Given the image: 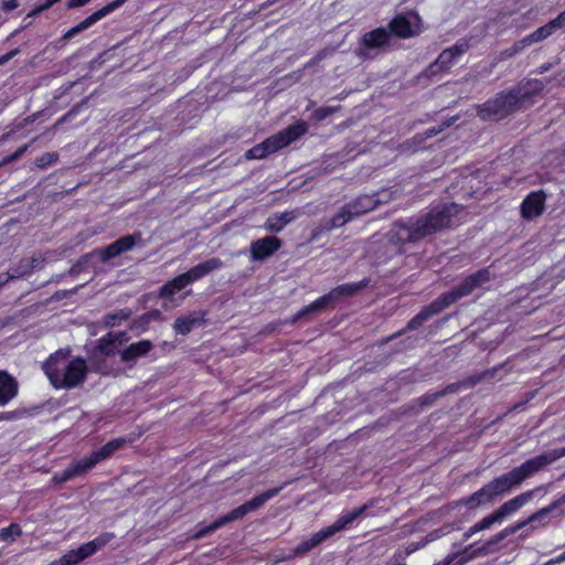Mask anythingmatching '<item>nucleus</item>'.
<instances>
[{
  "instance_id": "35",
  "label": "nucleus",
  "mask_w": 565,
  "mask_h": 565,
  "mask_svg": "<svg viewBox=\"0 0 565 565\" xmlns=\"http://www.w3.org/2000/svg\"><path fill=\"white\" fill-rule=\"evenodd\" d=\"M524 49H525V45H524L522 39L519 41H515L510 47L500 51L498 53V55L494 57V62L500 63V62L507 61V60L513 57L514 55H516L518 53L522 52Z\"/></svg>"
},
{
  "instance_id": "29",
  "label": "nucleus",
  "mask_w": 565,
  "mask_h": 565,
  "mask_svg": "<svg viewBox=\"0 0 565 565\" xmlns=\"http://www.w3.org/2000/svg\"><path fill=\"white\" fill-rule=\"evenodd\" d=\"M188 285L183 274L164 282L159 289V296L164 299H171L178 291L184 289Z\"/></svg>"
},
{
  "instance_id": "39",
  "label": "nucleus",
  "mask_w": 565,
  "mask_h": 565,
  "mask_svg": "<svg viewBox=\"0 0 565 565\" xmlns=\"http://www.w3.org/2000/svg\"><path fill=\"white\" fill-rule=\"evenodd\" d=\"M467 551H457L448 554L441 562L435 565H462L467 562L468 557L466 556Z\"/></svg>"
},
{
  "instance_id": "20",
  "label": "nucleus",
  "mask_w": 565,
  "mask_h": 565,
  "mask_svg": "<svg viewBox=\"0 0 565 565\" xmlns=\"http://www.w3.org/2000/svg\"><path fill=\"white\" fill-rule=\"evenodd\" d=\"M206 321V311H192L186 316L178 317L173 322V329L177 333L186 335L193 329L203 326Z\"/></svg>"
},
{
  "instance_id": "24",
  "label": "nucleus",
  "mask_w": 565,
  "mask_h": 565,
  "mask_svg": "<svg viewBox=\"0 0 565 565\" xmlns=\"http://www.w3.org/2000/svg\"><path fill=\"white\" fill-rule=\"evenodd\" d=\"M387 31L391 33V36L394 35L398 39H409L417 34L408 18L403 13L396 14L388 22Z\"/></svg>"
},
{
  "instance_id": "44",
  "label": "nucleus",
  "mask_w": 565,
  "mask_h": 565,
  "mask_svg": "<svg viewBox=\"0 0 565 565\" xmlns=\"http://www.w3.org/2000/svg\"><path fill=\"white\" fill-rule=\"evenodd\" d=\"M526 525H530V523L527 522V519H525L523 521H518L516 523L502 530V532L500 533L499 536H500V539H503L510 534L516 533L519 530L525 527Z\"/></svg>"
},
{
  "instance_id": "60",
  "label": "nucleus",
  "mask_w": 565,
  "mask_h": 565,
  "mask_svg": "<svg viewBox=\"0 0 565 565\" xmlns=\"http://www.w3.org/2000/svg\"><path fill=\"white\" fill-rule=\"evenodd\" d=\"M10 135L9 134H6L2 136L3 139H7Z\"/></svg>"
},
{
  "instance_id": "1",
  "label": "nucleus",
  "mask_w": 565,
  "mask_h": 565,
  "mask_svg": "<svg viewBox=\"0 0 565 565\" xmlns=\"http://www.w3.org/2000/svg\"><path fill=\"white\" fill-rule=\"evenodd\" d=\"M563 457H565V447L532 457L510 471L495 477L478 491L463 498L461 503L468 510L491 504L501 495L509 493L513 488L520 486L524 480Z\"/></svg>"
},
{
  "instance_id": "45",
  "label": "nucleus",
  "mask_w": 565,
  "mask_h": 565,
  "mask_svg": "<svg viewBox=\"0 0 565 565\" xmlns=\"http://www.w3.org/2000/svg\"><path fill=\"white\" fill-rule=\"evenodd\" d=\"M77 551L82 557V561L93 556L94 554H96V552L94 551V546L92 545L90 542H86V543H83L81 544L78 547H77Z\"/></svg>"
},
{
  "instance_id": "61",
  "label": "nucleus",
  "mask_w": 565,
  "mask_h": 565,
  "mask_svg": "<svg viewBox=\"0 0 565 565\" xmlns=\"http://www.w3.org/2000/svg\"><path fill=\"white\" fill-rule=\"evenodd\" d=\"M473 180H475L473 178H470V179H468L467 181H468L469 183H472V182H473Z\"/></svg>"
},
{
  "instance_id": "53",
  "label": "nucleus",
  "mask_w": 565,
  "mask_h": 565,
  "mask_svg": "<svg viewBox=\"0 0 565 565\" xmlns=\"http://www.w3.org/2000/svg\"><path fill=\"white\" fill-rule=\"evenodd\" d=\"M8 273H9V275H10V277H11V279H12V280H14V279H20V278L25 277V276L23 275V271L19 270V268L17 267V265H15V266H13V267H11V268L8 270Z\"/></svg>"
},
{
  "instance_id": "42",
  "label": "nucleus",
  "mask_w": 565,
  "mask_h": 565,
  "mask_svg": "<svg viewBox=\"0 0 565 565\" xmlns=\"http://www.w3.org/2000/svg\"><path fill=\"white\" fill-rule=\"evenodd\" d=\"M114 539H115L114 533L104 532L89 542L94 546V551L97 553L98 551L104 548L108 543H110Z\"/></svg>"
},
{
  "instance_id": "25",
  "label": "nucleus",
  "mask_w": 565,
  "mask_h": 565,
  "mask_svg": "<svg viewBox=\"0 0 565 565\" xmlns=\"http://www.w3.org/2000/svg\"><path fill=\"white\" fill-rule=\"evenodd\" d=\"M379 203L374 195L363 194L354 200L345 203L348 209L352 212L353 217H359L367 212L373 211Z\"/></svg>"
},
{
  "instance_id": "27",
  "label": "nucleus",
  "mask_w": 565,
  "mask_h": 565,
  "mask_svg": "<svg viewBox=\"0 0 565 565\" xmlns=\"http://www.w3.org/2000/svg\"><path fill=\"white\" fill-rule=\"evenodd\" d=\"M295 215L292 212L276 213L267 217L264 223V228L270 233H280L287 224L294 220Z\"/></svg>"
},
{
  "instance_id": "36",
  "label": "nucleus",
  "mask_w": 565,
  "mask_h": 565,
  "mask_svg": "<svg viewBox=\"0 0 565 565\" xmlns=\"http://www.w3.org/2000/svg\"><path fill=\"white\" fill-rule=\"evenodd\" d=\"M457 120H458V116H452V117H450L448 119H445L443 122L438 124L437 126H433V127L427 128L423 132V137H420V140H424V139H427V138H431V137H435V136L439 135L445 129H447L450 126H452Z\"/></svg>"
},
{
  "instance_id": "2",
  "label": "nucleus",
  "mask_w": 565,
  "mask_h": 565,
  "mask_svg": "<svg viewBox=\"0 0 565 565\" xmlns=\"http://www.w3.org/2000/svg\"><path fill=\"white\" fill-rule=\"evenodd\" d=\"M463 209L457 203H439L418 215L399 218L393 223L392 238L399 243H416L455 225Z\"/></svg>"
},
{
  "instance_id": "57",
  "label": "nucleus",
  "mask_w": 565,
  "mask_h": 565,
  "mask_svg": "<svg viewBox=\"0 0 565 565\" xmlns=\"http://www.w3.org/2000/svg\"><path fill=\"white\" fill-rule=\"evenodd\" d=\"M561 562H565V551L562 554H559L555 559H551L547 563H545L544 565H552L554 563H561Z\"/></svg>"
},
{
  "instance_id": "7",
  "label": "nucleus",
  "mask_w": 565,
  "mask_h": 565,
  "mask_svg": "<svg viewBox=\"0 0 565 565\" xmlns=\"http://www.w3.org/2000/svg\"><path fill=\"white\" fill-rule=\"evenodd\" d=\"M128 439L125 437L113 438L99 449L92 451L88 456L73 460L65 469L54 472L52 481L55 484L65 483L93 469L97 463L109 459L117 450L126 446Z\"/></svg>"
},
{
  "instance_id": "18",
  "label": "nucleus",
  "mask_w": 565,
  "mask_h": 565,
  "mask_svg": "<svg viewBox=\"0 0 565 565\" xmlns=\"http://www.w3.org/2000/svg\"><path fill=\"white\" fill-rule=\"evenodd\" d=\"M308 131V125L303 120H298L292 125H289L281 131L270 136L277 150H280L294 141L305 136Z\"/></svg>"
},
{
  "instance_id": "56",
  "label": "nucleus",
  "mask_w": 565,
  "mask_h": 565,
  "mask_svg": "<svg viewBox=\"0 0 565 565\" xmlns=\"http://www.w3.org/2000/svg\"><path fill=\"white\" fill-rule=\"evenodd\" d=\"M552 66L553 65L551 63H544L539 66V68L536 70V73L544 74V73L548 72L552 68Z\"/></svg>"
},
{
  "instance_id": "41",
  "label": "nucleus",
  "mask_w": 565,
  "mask_h": 565,
  "mask_svg": "<svg viewBox=\"0 0 565 565\" xmlns=\"http://www.w3.org/2000/svg\"><path fill=\"white\" fill-rule=\"evenodd\" d=\"M22 535L21 526L18 523H11L10 525L0 530V540L8 541L9 539L14 540Z\"/></svg>"
},
{
  "instance_id": "23",
  "label": "nucleus",
  "mask_w": 565,
  "mask_h": 565,
  "mask_svg": "<svg viewBox=\"0 0 565 565\" xmlns=\"http://www.w3.org/2000/svg\"><path fill=\"white\" fill-rule=\"evenodd\" d=\"M534 491L535 490H527L505 501L498 510L494 511L497 516L502 521L504 518L515 513L533 499Z\"/></svg>"
},
{
  "instance_id": "12",
  "label": "nucleus",
  "mask_w": 565,
  "mask_h": 565,
  "mask_svg": "<svg viewBox=\"0 0 565 565\" xmlns=\"http://www.w3.org/2000/svg\"><path fill=\"white\" fill-rule=\"evenodd\" d=\"M469 47L470 44L467 39L458 40L452 46L445 49L438 57L425 68L423 75L430 78L439 73L448 72Z\"/></svg>"
},
{
  "instance_id": "33",
  "label": "nucleus",
  "mask_w": 565,
  "mask_h": 565,
  "mask_svg": "<svg viewBox=\"0 0 565 565\" xmlns=\"http://www.w3.org/2000/svg\"><path fill=\"white\" fill-rule=\"evenodd\" d=\"M460 386V383H454V384H450L448 385L446 388L441 390V391H437V392H428L426 394H424L423 396L419 397V405L422 407H425V406H430L433 405L439 397L446 395V394H449V393H455L457 391V388Z\"/></svg>"
},
{
  "instance_id": "59",
  "label": "nucleus",
  "mask_w": 565,
  "mask_h": 565,
  "mask_svg": "<svg viewBox=\"0 0 565 565\" xmlns=\"http://www.w3.org/2000/svg\"><path fill=\"white\" fill-rule=\"evenodd\" d=\"M56 299H62V297L58 295V291L55 294Z\"/></svg>"
},
{
  "instance_id": "13",
  "label": "nucleus",
  "mask_w": 565,
  "mask_h": 565,
  "mask_svg": "<svg viewBox=\"0 0 565 565\" xmlns=\"http://www.w3.org/2000/svg\"><path fill=\"white\" fill-rule=\"evenodd\" d=\"M391 33L387 29L380 26L364 33L359 42L356 54L359 57L366 58L370 52L377 49H384L390 44Z\"/></svg>"
},
{
  "instance_id": "52",
  "label": "nucleus",
  "mask_w": 565,
  "mask_h": 565,
  "mask_svg": "<svg viewBox=\"0 0 565 565\" xmlns=\"http://www.w3.org/2000/svg\"><path fill=\"white\" fill-rule=\"evenodd\" d=\"M18 418L17 412H2L0 413V422L7 420L11 422Z\"/></svg>"
},
{
  "instance_id": "49",
  "label": "nucleus",
  "mask_w": 565,
  "mask_h": 565,
  "mask_svg": "<svg viewBox=\"0 0 565 565\" xmlns=\"http://www.w3.org/2000/svg\"><path fill=\"white\" fill-rule=\"evenodd\" d=\"M17 267L19 268V270L23 271L24 276H30L31 274H33L32 267L29 266L28 258L21 259L17 264Z\"/></svg>"
},
{
  "instance_id": "6",
  "label": "nucleus",
  "mask_w": 565,
  "mask_h": 565,
  "mask_svg": "<svg viewBox=\"0 0 565 565\" xmlns=\"http://www.w3.org/2000/svg\"><path fill=\"white\" fill-rule=\"evenodd\" d=\"M128 439L125 437L113 438L99 449L92 451L88 456L73 460L65 469L54 472L52 481L55 484L65 483L93 469L97 463L109 459L117 450L126 446Z\"/></svg>"
},
{
  "instance_id": "55",
  "label": "nucleus",
  "mask_w": 565,
  "mask_h": 565,
  "mask_svg": "<svg viewBox=\"0 0 565 565\" xmlns=\"http://www.w3.org/2000/svg\"><path fill=\"white\" fill-rule=\"evenodd\" d=\"M11 279L9 273H1L0 274V288L7 285Z\"/></svg>"
},
{
  "instance_id": "43",
  "label": "nucleus",
  "mask_w": 565,
  "mask_h": 565,
  "mask_svg": "<svg viewBox=\"0 0 565 565\" xmlns=\"http://www.w3.org/2000/svg\"><path fill=\"white\" fill-rule=\"evenodd\" d=\"M29 147H30V143H25V145L19 147L13 153L4 156L0 160V168H3L6 166L10 164L11 162L20 159L28 151Z\"/></svg>"
},
{
  "instance_id": "5",
  "label": "nucleus",
  "mask_w": 565,
  "mask_h": 565,
  "mask_svg": "<svg viewBox=\"0 0 565 565\" xmlns=\"http://www.w3.org/2000/svg\"><path fill=\"white\" fill-rule=\"evenodd\" d=\"M70 350H57L43 364V371L56 390H71L86 381L88 367L84 358L75 356L67 361Z\"/></svg>"
},
{
  "instance_id": "16",
  "label": "nucleus",
  "mask_w": 565,
  "mask_h": 565,
  "mask_svg": "<svg viewBox=\"0 0 565 565\" xmlns=\"http://www.w3.org/2000/svg\"><path fill=\"white\" fill-rule=\"evenodd\" d=\"M281 246L282 241L275 235L255 239L249 247L250 258L254 262H263L278 252Z\"/></svg>"
},
{
  "instance_id": "26",
  "label": "nucleus",
  "mask_w": 565,
  "mask_h": 565,
  "mask_svg": "<svg viewBox=\"0 0 565 565\" xmlns=\"http://www.w3.org/2000/svg\"><path fill=\"white\" fill-rule=\"evenodd\" d=\"M152 348L153 345L150 340H140L138 342H134L120 352V359L126 363L132 362L138 358L148 354Z\"/></svg>"
},
{
  "instance_id": "4",
  "label": "nucleus",
  "mask_w": 565,
  "mask_h": 565,
  "mask_svg": "<svg viewBox=\"0 0 565 565\" xmlns=\"http://www.w3.org/2000/svg\"><path fill=\"white\" fill-rule=\"evenodd\" d=\"M491 278L492 274L489 267L478 269L477 271L467 276L451 290L443 292L429 305L423 307V309L408 321L406 328L408 330L418 329L429 318L443 312L445 309L461 298L471 295L477 288L481 287L486 282H489Z\"/></svg>"
},
{
  "instance_id": "22",
  "label": "nucleus",
  "mask_w": 565,
  "mask_h": 565,
  "mask_svg": "<svg viewBox=\"0 0 565 565\" xmlns=\"http://www.w3.org/2000/svg\"><path fill=\"white\" fill-rule=\"evenodd\" d=\"M18 394V381L7 371H0V407L7 406Z\"/></svg>"
},
{
  "instance_id": "48",
  "label": "nucleus",
  "mask_w": 565,
  "mask_h": 565,
  "mask_svg": "<svg viewBox=\"0 0 565 565\" xmlns=\"http://www.w3.org/2000/svg\"><path fill=\"white\" fill-rule=\"evenodd\" d=\"M20 6V2L19 0H4L2 2V11L4 12H11L13 10H15L17 8H19Z\"/></svg>"
},
{
  "instance_id": "34",
  "label": "nucleus",
  "mask_w": 565,
  "mask_h": 565,
  "mask_svg": "<svg viewBox=\"0 0 565 565\" xmlns=\"http://www.w3.org/2000/svg\"><path fill=\"white\" fill-rule=\"evenodd\" d=\"M556 508V504H551L548 507L540 509L537 512L531 514L527 518V522L532 525V529H535V523H539L541 526H546L550 523V514Z\"/></svg>"
},
{
  "instance_id": "38",
  "label": "nucleus",
  "mask_w": 565,
  "mask_h": 565,
  "mask_svg": "<svg viewBox=\"0 0 565 565\" xmlns=\"http://www.w3.org/2000/svg\"><path fill=\"white\" fill-rule=\"evenodd\" d=\"M81 562H83L82 557L77 548H75L63 554L58 559L53 561L50 565H77Z\"/></svg>"
},
{
  "instance_id": "8",
  "label": "nucleus",
  "mask_w": 565,
  "mask_h": 565,
  "mask_svg": "<svg viewBox=\"0 0 565 565\" xmlns=\"http://www.w3.org/2000/svg\"><path fill=\"white\" fill-rule=\"evenodd\" d=\"M282 490V487H275L270 488L250 500L246 501L245 503L238 505L237 508L231 510L227 514L222 515L214 520L211 524L201 527L198 533L195 534V537H203L217 529L224 526L225 524L241 520L243 519L247 513L256 511L260 509L267 501L275 498L279 494V492Z\"/></svg>"
},
{
  "instance_id": "47",
  "label": "nucleus",
  "mask_w": 565,
  "mask_h": 565,
  "mask_svg": "<svg viewBox=\"0 0 565 565\" xmlns=\"http://www.w3.org/2000/svg\"><path fill=\"white\" fill-rule=\"evenodd\" d=\"M44 258L41 256H32L31 258H28L29 266L32 267V271L42 269L44 266Z\"/></svg>"
},
{
  "instance_id": "37",
  "label": "nucleus",
  "mask_w": 565,
  "mask_h": 565,
  "mask_svg": "<svg viewBox=\"0 0 565 565\" xmlns=\"http://www.w3.org/2000/svg\"><path fill=\"white\" fill-rule=\"evenodd\" d=\"M58 159H60V156L55 151L44 152L34 160V166L40 170H44V169L49 168L50 166L56 163L58 161Z\"/></svg>"
},
{
  "instance_id": "40",
  "label": "nucleus",
  "mask_w": 565,
  "mask_h": 565,
  "mask_svg": "<svg viewBox=\"0 0 565 565\" xmlns=\"http://www.w3.org/2000/svg\"><path fill=\"white\" fill-rule=\"evenodd\" d=\"M340 109H341L340 105H338V106H322V107H318L317 109L313 110L311 117L316 121H323L324 119H327L331 115L338 113Z\"/></svg>"
},
{
  "instance_id": "3",
  "label": "nucleus",
  "mask_w": 565,
  "mask_h": 565,
  "mask_svg": "<svg viewBox=\"0 0 565 565\" xmlns=\"http://www.w3.org/2000/svg\"><path fill=\"white\" fill-rule=\"evenodd\" d=\"M545 85L541 79H527L524 86H516L497 93L492 98L477 106V116L483 120L499 121L519 111L524 103L540 95Z\"/></svg>"
},
{
  "instance_id": "31",
  "label": "nucleus",
  "mask_w": 565,
  "mask_h": 565,
  "mask_svg": "<svg viewBox=\"0 0 565 565\" xmlns=\"http://www.w3.org/2000/svg\"><path fill=\"white\" fill-rule=\"evenodd\" d=\"M556 31L555 26L551 21L546 24L537 28L534 32L522 39L525 47L531 45L532 43H539L551 36Z\"/></svg>"
},
{
  "instance_id": "10",
  "label": "nucleus",
  "mask_w": 565,
  "mask_h": 565,
  "mask_svg": "<svg viewBox=\"0 0 565 565\" xmlns=\"http://www.w3.org/2000/svg\"><path fill=\"white\" fill-rule=\"evenodd\" d=\"M370 282H371L370 278H364L356 282H350V284H343V285L337 286L335 288L331 289L328 294L317 298L310 305L300 309L296 313L294 320L297 321L311 312L322 311L329 307H333L340 300L356 295L358 292H360L361 290L366 288L370 285Z\"/></svg>"
},
{
  "instance_id": "21",
  "label": "nucleus",
  "mask_w": 565,
  "mask_h": 565,
  "mask_svg": "<svg viewBox=\"0 0 565 565\" xmlns=\"http://www.w3.org/2000/svg\"><path fill=\"white\" fill-rule=\"evenodd\" d=\"M222 267L223 262L217 257H212L191 267L188 271L183 273V276L188 285H190Z\"/></svg>"
},
{
  "instance_id": "17",
  "label": "nucleus",
  "mask_w": 565,
  "mask_h": 565,
  "mask_svg": "<svg viewBox=\"0 0 565 565\" xmlns=\"http://www.w3.org/2000/svg\"><path fill=\"white\" fill-rule=\"evenodd\" d=\"M136 243V235H125L108 244L106 247L95 250V253L98 254L100 262L107 263L110 259L131 250Z\"/></svg>"
},
{
  "instance_id": "28",
  "label": "nucleus",
  "mask_w": 565,
  "mask_h": 565,
  "mask_svg": "<svg viewBox=\"0 0 565 565\" xmlns=\"http://www.w3.org/2000/svg\"><path fill=\"white\" fill-rule=\"evenodd\" d=\"M271 137L266 138L263 142L252 147L245 153V158L248 160H259L268 157L271 153L277 152V148Z\"/></svg>"
},
{
  "instance_id": "46",
  "label": "nucleus",
  "mask_w": 565,
  "mask_h": 565,
  "mask_svg": "<svg viewBox=\"0 0 565 565\" xmlns=\"http://www.w3.org/2000/svg\"><path fill=\"white\" fill-rule=\"evenodd\" d=\"M61 0H45L40 6L35 7L29 15L39 14V13L52 8L54 4L58 3Z\"/></svg>"
},
{
  "instance_id": "50",
  "label": "nucleus",
  "mask_w": 565,
  "mask_h": 565,
  "mask_svg": "<svg viewBox=\"0 0 565 565\" xmlns=\"http://www.w3.org/2000/svg\"><path fill=\"white\" fill-rule=\"evenodd\" d=\"M556 30L565 28V10L562 11L555 19L551 20Z\"/></svg>"
},
{
  "instance_id": "32",
  "label": "nucleus",
  "mask_w": 565,
  "mask_h": 565,
  "mask_svg": "<svg viewBox=\"0 0 565 565\" xmlns=\"http://www.w3.org/2000/svg\"><path fill=\"white\" fill-rule=\"evenodd\" d=\"M501 520L499 519V516H497V513L493 512L487 516H484L483 519H481L479 522H477L475 525H472L471 527H469V530H467L465 533H463V541H468L473 534L480 532V531H483L486 529H489L491 527L494 523H500Z\"/></svg>"
},
{
  "instance_id": "30",
  "label": "nucleus",
  "mask_w": 565,
  "mask_h": 565,
  "mask_svg": "<svg viewBox=\"0 0 565 565\" xmlns=\"http://www.w3.org/2000/svg\"><path fill=\"white\" fill-rule=\"evenodd\" d=\"M117 342L118 337L108 332L97 340L96 350L105 356H113L117 352Z\"/></svg>"
},
{
  "instance_id": "14",
  "label": "nucleus",
  "mask_w": 565,
  "mask_h": 565,
  "mask_svg": "<svg viewBox=\"0 0 565 565\" xmlns=\"http://www.w3.org/2000/svg\"><path fill=\"white\" fill-rule=\"evenodd\" d=\"M126 2H127V0H114L109 3H107L106 6L96 10L95 12L89 14L87 18L82 20L79 23H77L70 30H67L64 33L63 39L70 40L72 38H74L76 34L87 30L88 28L94 25L96 22H98L99 20L105 18L106 15H108L111 12L116 11L117 9L121 8Z\"/></svg>"
},
{
  "instance_id": "62",
  "label": "nucleus",
  "mask_w": 565,
  "mask_h": 565,
  "mask_svg": "<svg viewBox=\"0 0 565 565\" xmlns=\"http://www.w3.org/2000/svg\"><path fill=\"white\" fill-rule=\"evenodd\" d=\"M414 17H415L417 20H419V17H418V14H417V13H414Z\"/></svg>"
},
{
  "instance_id": "9",
  "label": "nucleus",
  "mask_w": 565,
  "mask_h": 565,
  "mask_svg": "<svg viewBox=\"0 0 565 565\" xmlns=\"http://www.w3.org/2000/svg\"><path fill=\"white\" fill-rule=\"evenodd\" d=\"M370 282H371L370 278H364L356 282H350V284H343V285L337 286L335 288L331 289L328 294L317 298L310 305L300 309L296 313L294 320L297 321L311 312L322 311L329 307H333L340 300L356 295L358 292H360L361 290L366 288L370 285Z\"/></svg>"
},
{
  "instance_id": "58",
  "label": "nucleus",
  "mask_w": 565,
  "mask_h": 565,
  "mask_svg": "<svg viewBox=\"0 0 565 565\" xmlns=\"http://www.w3.org/2000/svg\"><path fill=\"white\" fill-rule=\"evenodd\" d=\"M462 385H465L466 387H472V386H475V385H476V375L470 376V377H468L467 380H465V381L462 382Z\"/></svg>"
},
{
  "instance_id": "15",
  "label": "nucleus",
  "mask_w": 565,
  "mask_h": 565,
  "mask_svg": "<svg viewBox=\"0 0 565 565\" xmlns=\"http://www.w3.org/2000/svg\"><path fill=\"white\" fill-rule=\"evenodd\" d=\"M354 217L352 212L348 209L347 204L340 207V210L329 218H323L311 232L310 242H317L320 237L332 230L339 228Z\"/></svg>"
},
{
  "instance_id": "54",
  "label": "nucleus",
  "mask_w": 565,
  "mask_h": 565,
  "mask_svg": "<svg viewBox=\"0 0 565 565\" xmlns=\"http://www.w3.org/2000/svg\"><path fill=\"white\" fill-rule=\"evenodd\" d=\"M89 1L90 0H68L67 3H66V7L68 9H75V8L85 6Z\"/></svg>"
},
{
  "instance_id": "19",
  "label": "nucleus",
  "mask_w": 565,
  "mask_h": 565,
  "mask_svg": "<svg viewBox=\"0 0 565 565\" xmlns=\"http://www.w3.org/2000/svg\"><path fill=\"white\" fill-rule=\"evenodd\" d=\"M546 194L544 191H533L529 193L521 203V216L525 220H533L543 214L545 210Z\"/></svg>"
},
{
  "instance_id": "51",
  "label": "nucleus",
  "mask_w": 565,
  "mask_h": 565,
  "mask_svg": "<svg viewBox=\"0 0 565 565\" xmlns=\"http://www.w3.org/2000/svg\"><path fill=\"white\" fill-rule=\"evenodd\" d=\"M19 49H13L10 52L0 56V66L12 60L14 56L19 54Z\"/></svg>"
},
{
  "instance_id": "11",
  "label": "nucleus",
  "mask_w": 565,
  "mask_h": 565,
  "mask_svg": "<svg viewBox=\"0 0 565 565\" xmlns=\"http://www.w3.org/2000/svg\"><path fill=\"white\" fill-rule=\"evenodd\" d=\"M366 510L367 505L363 504L353 509L352 511L340 514V516L331 525L321 529L320 531L313 533L309 539L301 541L295 548V553L298 555H303L310 552L323 541L344 530L354 520L360 518Z\"/></svg>"
}]
</instances>
